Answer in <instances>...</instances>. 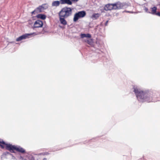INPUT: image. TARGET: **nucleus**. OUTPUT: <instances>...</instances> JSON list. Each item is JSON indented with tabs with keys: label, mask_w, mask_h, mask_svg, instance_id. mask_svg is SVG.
<instances>
[{
	"label": "nucleus",
	"mask_w": 160,
	"mask_h": 160,
	"mask_svg": "<svg viewBox=\"0 0 160 160\" xmlns=\"http://www.w3.org/2000/svg\"><path fill=\"white\" fill-rule=\"evenodd\" d=\"M104 9L106 11H111L114 9L113 4H106L104 7Z\"/></svg>",
	"instance_id": "obj_5"
},
{
	"label": "nucleus",
	"mask_w": 160,
	"mask_h": 160,
	"mask_svg": "<svg viewBox=\"0 0 160 160\" xmlns=\"http://www.w3.org/2000/svg\"><path fill=\"white\" fill-rule=\"evenodd\" d=\"M158 16L160 17V12H158L157 13Z\"/></svg>",
	"instance_id": "obj_21"
},
{
	"label": "nucleus",
	"mask_w": 160,
	"mask_h": 160,
	"mask_svg": "<svg viewBox=\"0 0 160 160\" xmlns=\"http://www.w3.org/2000/svg\"><path fill=\"white\" fill-rule=\"evenodd\" d=\"M86 15V12L84 11L78 12L74 15L73 21L74 22H76L79 19L83 18Z\"/></svg>",
	"instance_id": "obj_4"
},
{
	"label": "nucleus",
	"mask_w": 160,
	"mask_h": 160,
	"mask_svg": "<svg viewBox=\"0 0 160 160\" xmlns=\"http://www.w3.org/2000/svg\"><path fill=\"white\" fill-rule=\"evenodd\" d=\"M108 21H107L106 23H105V26H107V24L108 23Z\"/></svg>",
	"instance_id": "obj_22"
},
{
	"label": "nucleus",
	"mask_w": 160,
	"mask_h": 160,
	"mask_svg": "<svg viewBox=\"0 0 160 160\" xmlns=\"http://www.w3.org/2000/svg\"><path fill=\"white\" fill-rule=\"evenodd\" d=\"M100 14L98 13H94L92 15V18L96 19L100 17Z\"/></svg>",
	"instance_id": "obj_14"
},
{
	"label": "nucleus",
	"mask_w": 160,
	"mask_h": 160,
	"mask_svg": "<svg viewBox=\"0 0 160 160\" xmlns=\"http://www.w3.org/2000/svg\"><path fill=\"white\" fill-rule=\"evenodd\" d=\"M30 34H26L24 35H23L16 39V41L17 42L20 41L23 39H26L28 38V36L30 35Z\"/></svg>",
	"instance_id": "obj_8"
},
{
	"label": "nucleus",
	"mask_w": 160,
	"mask_h": 160,
	"mask_svg": "<svg viewBox=\"0 0 160 160\" xmlns=\"http://www.w3.org/2000/svg\"><path fill=\"white\" fill-rule=\"evenodd\" d=\"M72 1L77 2L79 1V0H72Z\"/></svg>",
	"instance_id": "obj_20"
},
{
	"label": "nucleus",
	"mask_w": 160,
	"mask_h": 160,
	"mask_svg": "<svg viewBox=\"0 0 160 160\" xmlns=\"http://www.w3.org/2000/svg\"><path fill=\"white\" fill-rule=\"evenodd\" d=\"M0 147L2 149L5 148L6 150L10 151L12 153L15 152V151L22 153L25 152L24 149L22 147L12 145L10 144L6 143L2 139H0Z\"/></svg>",
	"instance_id": "obj_3"
},
{
	"label": "nucleus",
	"mask_w": 160,
	"mask_h": 160,
	"mask_svg": "<svg viewBox=\"0 0 160 160\" xmlns=\"http://www.w3.org/2000/svg\"><path fill=\"white\" fill-rule=\"evenodd\" d=\"M144 10L145 11L147 12H149V13H150V12H148V8H144Z\"/></svg>",
	"instance_id": "obj_19"
},
{
	"label": "nucleus",
	"mask_w": 160,
	"mask_h": 160,
	"mask_svg": "<svg viewBox=\"0 0 160 160\" xmlns=\"http://www.w3.org/2000/svg\"><path fill=\"white\" fill-rule=\"evenodd\" d=\"M90 45L92 44L93 42L92 40L91 39L88 40L86 41Z\"/></svg>",
	"instance_id": "obj_15"
},
{
	"label": "nucleus",
	"mask_w": 160,
	"mask_h": 160,
	"mask_svg": "<svg viewBox=\"0 0 160 160\" xmlns=\"http://www.w3.org/2000/svg\"><path fill=\"white\" fill-rule=\"evenodd\" d=\"M72 13V9L71 8L67 7L62 8L58 13L60 23L63 25H66L67 22L65 19L71 16Z\"/></svg>",
	"instance_id": "obj_2"
},
{
	"label": "nucleus",
	"mask_w": 160,
	"mask_h": 160,
	"mask_svg": "<svg viewBox=\"0 0 160 160\" xmlns=\"http://www.w3.org/2000/svg\"><path fill=\"white\" fill-rule=\"evenodd\" d=\"M46 5V4H43L42 5L40 6H39L38 8H37L36 9V10H37V13L41 12L42 11L43 9H44V7L43 6Z\"/></svg>",
	"instance_id": "obj_10"
},
{
	"label": "nucleus",
	"mask_w": 160,
	"mask_h": 160,
	"mask_svg": "<svg viewBox=\"0 0 160 160\" xmlns=\"http://www.w3.org/2000/svg\"><path fill=\"white\" fill-rule=\"evenodd\" d=\"M91 37V35L89 34H86V37L90 38Z\"/></svg>",
	"instance_id": "obj_18"
},
{
	"label": "nucleus",
	"mask_w": 160,
	"mask_h": 160,
	"mask_svg": "<svg viewBox=\"0 0 160 160\" xmlns=\"http://www.w3.org/2000/svg\"><path fill=\"white\" fill-rule=\"evenodd\" d=\"M37 17L38 18H40L42 20H44L46 18L45 15L42 14H38L37 15Z\"/></svg>",
	"instance_id": "obj_13"
},
{
	"label": "nucleus",
	"mask_w": 160,
	"mask_h": 160,
	"mask_svg": "<svg viewBox=\"0 0 160 160\" xmlns=\"http://www.w3.org/2000/svg\"><path fill=\"white\" fill-rule=\"evenodd\" d=\"M61 4L60 1H56L53 2L52 3V7H57L60 5Z\"/></svg>",
	"instance_id": "obj_11"
},
{
	"label": "nucleus",
	"mask_w": 160,
	"mask_h": 160,
	"mask_svg": "<svg viewBox=\"0 0 160 160\" xmlns=\"http://www.w3.org/2000/svg\"><path fill=\"white\" fill-rule=\"evenodd\" d=\"M134 92L138 100L148 102H155L157 101L155 95H151L148 93L143 91L137 88H134Z\"/></svg>",
	"instance_id": "obj_1"
},
{
	"label": "nucleus",
	"mask_w": 160,
	"mask_h": 160,
	"mask_svg": "<svg viewBox=\"0 0 160 160\" xmlns=\"http://www.w3.org/2000/svg\"><path fill=\"white\" fill-rule=\"evenodd\" d=\"M46 159H47L46 158H44V159H43V160H46Z\"/></svg>",
	"instance_id": "obj_23"
},
{
	"label": "nucleus",
	"mask_w": 160,
	"mask_h": 160,
	"mask_svg": "<svg viewBox=\"0 0 160 160\" xmlns=\"http://www.w3.org/2000/svg\"><path fill=\"white\" fill-rule=\"evenodd\" d=\"M62 4H67L71 5L72 4V0H60Z\"/></svg>",
	"instance_id": "obj_9"
},
{
	"label": "nucleus",
	"mask_w": 160,
	"mask_h": 160,
	"mask_svg": "<svg viewBox=\"0 0 160 160\" xmlns=\"http://www.w3.org/2000/svg\"><path fill=\"white\" fill-rule=\"evenodd\" d=\"M43 25L42 21L38 20H36L34 22L33 25L34 28H39L42 27Z\"/></svg>",
	"instance_id": "obj_6"
},
{
	"label": "nucleus",
	"mask_w": 160,
	"mask_h": 160,
	"mask_svg": "<svg viewBox=\"0 0 160 160\" xmlns=\"http://www.w3.org/2000/svg\"><path fill=\"white\" fill-rule=\"evenodd\" d=\"M37 11L36 9L31 12L32 15L35 14L37 13Z\"/></svg>",
	"instance_id": "obj_16"
},
{
	"label": "nucleus",
	"mask_w": 160,
	"mask_h": 160,
	"mask_svg": "<svg viewBox=\"0 0 160 160\" xmlns=\"http://www.w3.org/2000/svg\"><path fill=\"white\" fill-rule=\"evenodd\" d=\"M151 12L150 13L153 14H155L158 16L157 13L158 12H156V10H157V8L156 7H153L151 8Z\"/></svg>",
	"instance_id": "obj_12"
},
{
	"label": "nucleus",
	"mask_w": 160,
	"mask_h": 160,
	"mask_svg": "<svg viewBox=\"0 0 160 160\" xmlns=\"http://www.w3.org/2000/svg\"><path fill=\"white\" fill-rule=\"evenodd\" d=\"M81 37L82 38H84V37H86V34H81Z\"/></svg>",
	"instance_id": "obj_17"
},
{
	"label": "nucleus",
	"mask_w": 160,
	"mask_h": 160,
	"mask_svg": "<svg viewBox=\"0 0 160 160\" xmlns=\"http://www.w3.org/2000/svg\"><path fill=\"white\" fill-rule=\"evenodd\" d=\"M114 10H116L122 8L124 5L122 3L119 2H118L114 3Z\"/></svg>",
	"instance_id": "obj_7"
}]
</instances>
